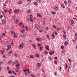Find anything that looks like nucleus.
<instances>
[{
  "label": "nucleus",
  "instance_id": "obj_1",
  "mask_svg": "<svg viewBox=\"0 0 77 77\" xmlns=\"http://www.w3.org/2000/svg\"><path fill=\"white\" fill-rule=\"evenodd\" d=\"M24 72H25V74L26 75H28V73L26 72L27 71H28V73L29 74H30V71L29 70V69H26L23 71Z\"/></svg>",
  "mask_w": 77,
  "mask_h": 77
},
{
  "label": "nucleus",
  "instance_id": "obj_2",
  "mask_svg": "<svg viewBox=\"0 0 77 77\" xmlns=\"http://www.w3.org/2000/svg\"><path fill=\"white\" fill-rule=\"evenodd\" d=\"M24 46V44L23 43H21L20 45H19V49H22L23 48Z\"/></svg>",
  "mask_w": 77,
  "mask_h": 77
},
{
  "label": "nucleus",
  "instance_id": "obj_3",
  "mask_svg": "<svg viewBox=\"0 0 77 77\" xmlns=\"http://www.w3.org/2000/svg\"><path fill=\"white\" fill-rule=\"evenodd\" d=\"M35 26L36 28L37 29H38V30H39V29H40V26H38V24H35Z\"/></svg>",
  "mask_w": 77,
  "mask_h": 77
},
{
  "label": "nucleus",
  "instance_id": "obj_4",
  "mask_svg": "<svg viewBox=\"0 0 77 77\" xmlns=\"http://www.w3.org/2000/svg\"><path fill=\"white\" fill-rule=\"evenodd\" d=\"M30 20L31 22H33V16L32 14L30 15Z\"/></svg>",
  "mask_w": 77,
  "mask_h": 77
},
{
  "label": "nucleus",
  "instance_id": "obj_5",
  "mask_svg": "<svg viewBox=\"0 0 77 77\" xmlns=\"http://www.w3.org/2000/svg\"><path fill=\"white\" fill-rule=\"evenodd\" d=\"M20 66V64H19V63H17L16 65V67L17 69H20V67H19Z\"/></svg>",
  "mask_w": 77,
  "mask_h": 77
},
{
  "label": "nucleus",
  "instance_id": "obj_6",
  "mask_svg": "<svg viewBox=\"0 0 77 77\" xmlns=\"http://www.w3.org/2000/svg\"><path fill=\"white\" fill-rule=\"evenodd\" d=\"M2 22L3 24H5L6 23V21L5 20H3Z\"/></svg>",
  "mask_w": 77,
  "mask_h": 77
},
{
  "label": "nucleus",
  "instance_id": "obj_7",
  "mask_svg": "<svg viewBox=\"0 0 77 77\" xmlns=\"http://www.w3.org/2000/svg\"><path fill=\"white\" fill-rule=\"evenodd\" d=\"M45 48L47 50H48V51L50 50V49H49V46H46L45 47Z\"/></svg>",
  "mask_w": 77,
  "mask_h": 77
},
{
  "label": "nucleus",
  "instance_id": "obj_8",
  "mask_svg": "<svg viewBox=\"0 0 77 77\" xmlns=\"http://www.w3.org/2000/svg\"><path fill=\"white\" fill-rule=\"evenodd\" d=\"M18 11H19V9H16L14 10V12L15 13H17Z\"/></svg>",
  "mask_w": 77,
  "mask_h": 77
},
{
  "label": "nucleus",
  "instance_id": "obj_9",
  "mask_svg": "<svg viewBox=\"0 0 77 77\" xmlns=\"http://www.w3.org/2000/svg\"><path fill=\"white\" fill-rule=\"evenodd\" d=\"M8 48L7 49V50H9L11 48V45H9L8 46Z\"/></svg>",
  "mask_w": 77,
  "mask_h": 77
},
{
  "label": "nucleus",
  "instance_id": "obj_10",
  "mask_svg": "<svg viewBox=\"0 0 77 77\" xmlns=\"http://www.w3.org/2000/svg\"><path fill=\"white\" fill-rule=\"evenodd\" d=\"M12 9H9L8 10V13L9 14H11V12H12Z\"/></svg>",
  "mask_w": 77,
  "mask_h": 77
},
{
  "label": "nucleus",
  "instance_id": "obj_11",
  "mask_svg": "<svg viewBox=\"0 0 77 77\" xmlns=\"http://www.w3.org/2000/svg\"><path fill=\"white\" fill-rule=\"evenodd\" d=\"M13 36H14V38H17V35L16 34L14 33Z\"/></svg>",
  "mask_w": 77,
  "mask_h": 77
},
{
  "label": "nucleus",
  "instance_id": "obj_12",
  "mask_svg": "<svg viewBox=\"0 0 77 77\" xmlns=\"http://www.w3.org/2000/svg\"><path fill=\"white\" fill-rule=\"evenodd\" d=\"M54 51H53L52 52H49V54L50 55H52V54H54Z\"/></svg>",
  "mask_w": 77,
  "mask_h": 77
},
{
  "label": "nucleus",
  "instance_id": "obj_13",
  "mask_svg": "<svg viewBox=\"0 0 77 77\" xmlns=\"http://www.w3.org/2000/svg\"><path fill=\"white\" fill-rule=\"evenodd\" d=\"M37 16L38 17H40V18H41V17H42V15H41L39 14H37Z\"/></svg>",
  "mask_w": 77,
  "mask_h": 77
},
{
  "label": "nucleus",
  "instance_id": "obj_14",
  "mask_svg": "<svg viewBox=\"0 0 77 77\" xmlns=\"http://www.w3.org/2000/svg\"><path fill=\"white\" fill-rule=\"evenodd\" d=\"M35 56L37 57H39V54H36Z\"/></svg>",
  "mask_w": 77,
  "mask_h": 77
},
{
  "label": "nucleus",
  "instance_id": "obj_15",
  "mask_svg": "<svg viewBox=\"0 0 77 77\" xmlns=\"http://www.w3.org/2000/svg\"><path fill=\"white\" fill-rule=\"evenodd\" d=\"M22 3H23V2L20 1H19L17 2V4H18V5H21V4H22Z\"/></svg>",
  "mask_w": 77,
  "mask_h": 77
},
{
  "label": "nucleus",
  "instance_id": "obj_16",
  "mask_svg": "<svg viewBox=\"0 0 77 77\" xmlns=\"http://www.w3.org/2000/svg\"><path fill=\"white\" fill-rule=\"evenodd\" d=\"M33 4H34V5H38V4L37 2H33Z\"/></svg>",
  "mask_w": 77,
  "mask_h": 77
},
{
  "label": "nucleus",
  "instance_id": "obj_17",
  "mask_svg": "<svg viewBox=\"0 0 77 77\" xmlns=\"http://www.w3.org/2000/svg\"><path fill=\"white\" fill-rule=\"evenodd\" d=\"M61 7L62 8H65V5H64L62 4L61 5Z\"/></svg>",
  "mask_w": 77,
  "mask_h": 77
},
{
  "label": "nucleus",
  "instance_id": "obj_18",
  "mask_svg": "<svg viewBox=\"0 0 77 77\" xmlns=\"http://www.w3.org/2000/svg\"><path fill=\"white\" fill-rule=\"evenodd\" d=\"M17 60H16V61H14V63H13V64H16V63H17Z\"/></svg>",
  "mask_w": 77,
  "mask_h": 77
},
{
  "label": "nucleus",
  "instance_id": "obj_19",
  "mask_svg": "<svg viewBox=\"0 0 77 77\" xmlns=\"http://www.w3.org/2000/svg\"><path fill=\"white\" fill-rule=\"evenodd\" d=\"M37 65L39 67L41 66V64L39 63H37Z\"/></svg>",
  "mask_w": 77,
  "mask_h": 77
},
{
  "label": "nucleus",
  "instance_id": "obj_20",
  "mask_svg": "<svg viewBox=\"0 0 77 77\" xmlns=\"http://www.w3.org/2000/svg\"><path fill=\"white\" fill-rule=\"evenodd\" d=\"M67 44H68V42L66 41L64 45H67Z\"/></svg>",
  "mask_w": 77,
  "mask_h": 77
},
{
  "label": "nucleus",
  "instance_id": "obj_21",
  "mask_svg": "<svg viewBox=\"0 0 77 77\" xmlns=\"http://www.w3.org/2000/svg\"><path fill=\"white\" fill-rule=\"evenodd\" d=\"M63 37L65 39H66V35L65 34L64 35H63Z\"/></svg>",
  "mask_w": 77,
  "mask_h": 77
},
{
  "label": "nucleus",
  "instance_id": "obj_22",
  "mask_svg": "<svg viewBox=\"0 0 77 77\" xmlns=\"http://www.w3.org/2000/svg\"><path fill=\"white\" fill-rule=\"evenodd\" d=\"M58 9H59V8L58 7H56L55 9L54 10L55 11H58Z\"/></svg>",
  "mask_w": 77,
  "mask_h": 77
},
{
  "label": "nucleus",
  "instance_id": "obj_23",
  "mask_svg": "<svg viewBox=\"0 0 77 77\" xmlns=\"http://www.w3.org/2000/svg\"><path fill=\"white\" fill-rule=\"evenodd\" d=\"M26 30V31H28V30H29V28H28V27L27 26H26L25 27Z\"/></svg>",
  "mask_w": 77,
  "mask_h": 77
},
{
  "label": "nucleus",
  "instance_id": "obj_24",
  "mask_svg": "<svg viewBox=\"0 0 77 77\" xmlns=\"http://www.w3.org/2000/svg\"><path fill=\"white\" fill-rule=\"evenodd\" d=\"M68 3H69V5H71L72 2H71V0H69L68 1Z\"/></svg>",
  "mask_w": 77,
  "mask_h": 77
},
{
  "label": "nucleus",
  "instance_id": "obj_25",
  "mask_svg": "<svg viewBox=\"0 0 77 77\" xmlns=\"http://www.w3.org/2000/svg\"><path fill=\"white\" fill-rule=\"evenodd\" d=\"M12 53V51H10L8 53V54H11V53Z\"/></svg>",
  "mask_w": 77,
  "mask_h": 77
},
{
  "label": "nucleus",
  "instance_id": "obj_26",
  "mask_svg": "<svg viewBox=\"0 0 77 77\" xmlns=\"http://www.w3.org/2000/svg\"><path fill=\"white\" fill-rule=\"evenodd\" d=\"M4 11L5 12V13H6V12H8V10H7V9H4Z\"/></svg>",
  "mask_w": 77,
  "mask_h": 77
},
{
  "label": "nucleus",
  "instance_id": "obj_27",
  "mask_svg": "<svg viewBox=\"0 0 77 77\" xmlns=\"http://www.w3.org/2000/svg\"><path fill=\"white\" fill-rule=\"evenodd\" d=\"M12 73H13V74H15V75H17V73H15V72L14 71V70L12 71Z\"/></svg>",
  "mask_w": 77,
  "mask_h": 77
},
{
  "label": "nucleus",
  "instance_id": "obj_28",
  "mask_svg": "<svg viewBox=\"0 0 77 77\" xmlns=\"http://www.w3.org/2000/svg\"><path fill=\"white\" fill-rule=\"evenodd\" d=\"M30 58H32V59H33V58L34 57V56L33 55H31L30 56Z\"/></svg>",
  "mask_w": 77,
  "mask_h": 77
},
{
  "label": "nucleus",
  "instance_id": "obj_29",
  "mask_svg": "<svg viewBox=\"0 0 77 77\" xmlns=\"http://www.w3.org/2000/svg\"><path fill=\"white\" fill-rule=\"evenodd\" d=\"M48 59L49 60H51L52 59V58H51V57H50V56L48 57Z\"/></svg>",
  "mask_w": 77,
  "mask_h": 77
},
{
  "label": "nucleus",
  "instance_id": "obj_30",
  "mask_svg": "<svg viewBox=\"0 0 77 77\" xmlns=\"http://www.w3.org/2000/svg\"><path fill=\"white\" fill-rule=\"evenodd\" d=\"M8 73H9V74H12V71H9L8 72Z\"/></svg>",
  "mask_w": 77,
  "mask_h": 77
},
{
  "label": "nucleus",
  "instance_id": "obj_31",
  "mask_svg": "<svg viewBox=\"0 0 77 77\" xmlns=\"http://www.w3.org/2000/svg\"><path fill=\"white\" fill-rule=\"evenodd\" d=\"M32 47L34 48H35V47H36V45H35V44H33Z\"/></svg>",
  "mask_w": 77,
  "mask_h": 77
},
{
  "label": "nucleus",
  "instance_id": "obj_32",
  "mask_svg": "<svg viewBox=\"0 0 77 77\" xmlns=\"http://www.w3.org/2000/svg\"><path fill=\"white\" fill-rule=\"evenodd\" d=\"M31 12V10H28L27 11V13H30V12Z\"/></svg>",
  "mask_w": 77,
  "mask_h": 77
},
{
  "label": "nucleus",
  "instance_id": "obj_33",
  "mask_svg": "<svg viewBox=\"0 0 77 77\" xmlns=\"http://www.w3.org/2000/svg\"><path fill=\"white\" fill-rule=\"evenodd\" d=\"M11 34H12V35L13 34H14V33H15V32H13V31H11Z\"/></svg>",
  "mask_w": 77,
  "mask_h": 77
},
{
  "label": "nucleus",
  "instance_id": "obj_34",
  "mask_svg": "<svg viewBox=\"0 0 77 77\" xmlns=\"http://www.w3.org/2000/svg\"><path fill=\"white\" fill-rule=\"evenodd\" d=\"M36 40L37 41H40V40L39 39V38H36Z\"/></svg>",
  "mask_w": 77,
  "mask_h": 77
},
{
  "label": "nucleus",
  "instance_id": "obj_35",
  "mask_svg": "<svg viewBox=\"0 0 77 77\" xmlns=\"http://www.w3.org/2000/svg\"><path fill=\"white\" fill-rule=\"evenodd\" d=\"M21 32L22 33H24V29H23V30H22Z\"/></svg>",
  "mask_w": 77,
  "mask_h": 77
},
{
  "label": "nucleus",
  "instance_id": "obj_36",
  "mask_svg": "<svg viewBox=\"0 0 77 77\" xmlns=\"http://www.w3.org/2000/svg\"><path fill=\"white\" fill-rule=\"evenodd\" d=\"M59 69L60 70V71H62V67L61 66H60Z\"/></svg>",
  "mask_w": 77,
  "mask_h": 77
},
{
  "label": "nucleus",
  "instance_id": "obj_37",
  "mask_svg": "<svg viewBox=\"0 0 77 77\" xmlns=\"http://www.w3.org/2000/svg\"><path fill=\"white\" fill-rule=\"evenodd\" d=\"M40 51H42V47H40Z\"/></svg>",
  "mask_w": 77,
  "mask_h": 77
},
{
  "label": "nucleus",
  "instance_id": "obj_38",
  "mask_svg": "<svg viewBox=\"0 0 77 77\" xmlns=\"http://www.w3.org/2000/svg\"><path fill=\"white\" fill-rule=\"evenodd\" d=\"M19 25H20V26H21V25H23V23H21L20 22L19 24Z\"/></svg>",
  "mask_w": 77,
  "mask_h": 77
},
{
  "label": "nucleus",
  "instance_id": "obj_39",
  "mask_svg": "<svg viewBox=\"0 0 77 77\" xmlns=\"http://www.w3.org/2000/svg\"><path fill=\"white\" fill-rule=\"evenodd\" d=\"M54 63L55 64H57V62L56 61H54Z\"/></svg>",
  "mask_w": 77,
  "mask_h": 77
},
{
  "label": "nucleus",
  "instance_id": "obj_40",
  "mask_svg": "<svg viewBox=\"0 0 77 77\" xmlns=\"http://www.w3.org/2000/svg\"><path fill=\"white\" fill-rule=\"evenodd\" d=\"M51 13L53 14H56V12H52Z\"/></svg>",
  "mask_w": 77,
  "mask_h": 77
},
{
  "label": "nucleus",
  "instance_id": "obj_41",
  "mask_svg": "<svg viewBox=\"0 0 77 77\" xmlns=\"http://www.w3.org/2000/svg\"><path fill=\"white\" fill-rule=\"evenodd\" d=\"M71 23H72V24H74V21H73V20H71Z\"/></svg>",
  "mask_w": 77,
  "mask_h": 77
},
{
  "label": "nucleus",
  "instance_id": "obj_42",
  "mask_svg": "<svg viewBox=\"0 0 77 77\" xmlns=\"http://www.w3.org/2000/svg\"><path fill=\"white\" fill-rule=\"evenodd\" d=\"M11 46H13L14 45V44L13 43V42H12L11 43Z\"/></svg>",
  "mask_w": 77,
  "mask_h": 77
},
{
  "label": "nucleus",
  "instance_id": "obj_43",
  "mask_svg": "<svg viewBox=\"0 0 77 77\" xmlns=\"http://www.w3.org/2000/svg\"><path fill=\"white\" fill-rule=\"evenodd\" d=\"M23 38H26V35H25V34H23Z\"/></svg>",
  "mask_w": 77,
  "mask_h": 77
},
{
  "label": "nucleus",
  "instance_id": "obj_44",
  "mask_svg": "<svg viewBox=\"0 0 77 77\" xmlns=\"http://www.w3.org/2000/svg\"><path fill=\"white\" fill-rule=\"evenodd\" d=\"M52 37L53 38H54V33L52 34Z\"/></svg>",
  "mask_w": 77,
  "mask_h": 77
},
{
  "label": "nucleus",
  "instance_id": "obj_45",
  "mask_svg": "<svg viewBox=\"0 0 77 77\" xmlns=\"http://www.w3.org/2000/svg\"><path fill=\"white\" fill-rule=\"evenodd\" d=\"M1 52L2 53V54H3V52H4V51L2 50L1 51Z\"/></svg>",
  "mask_w": 77,
  "mask_h": 77
},
{
  "label": "nucleus",
  "instance_id": "obj_46",
  "mask_svg": "<svg viewBox=\"0 0 77 77\" xmlns=\"http://www.w3.org/2000/svg\"><path fill=\"white\" fill-rule=\"evenodd\" d=\"M0 43H2V38L0 37Z\"/></svg>",
  "mask_w": 77,
  "mask_h": 77
},
{
  "label": "nucleus",
  "instance_id": "obj_47",
  "mask_svg": "<svg viewBox=\"0 0 77 77\" xmlns=\"http://www.w3.org/2000/svg\"><path fill=\"white\" fill-rule=\"evenodd\" d=\"M19 21V20H18L17 19L16 20V23L17 24V23H18V22Z\"/></svg>",
  "mask_w": 77,
  "mask_h": 77
},
{
  "label": "nucleus",
  "instance_id": "obj_48",
  "mask_svg": "<svg viewBox=\"0 0 77 77\" xmlns=\"http://www.w3.org/2000/svg\"><path fill=\"white\" fill-rule=\"evenodd\" d=\"M2 57L3 58H6V56L5 55H4L2 56Z\"/></svg>",
  "mask_w": 77,
  "mask_h": 77
},
{
  "label": "nucleus",
  "instance_id": "obj_49",
  "mask_svg": "<svg viewBox=\"0 0 77 77\" xmlns=\"http://www.w3.org/2000/svg\"><path fill=\"white\" fill-rule=\"evenodd\" d=\"M53 28H54V29H56V26L53 25Z\"/></svg>",
  "mask_w": 77,
  "mask_h": 77
},
{
  "label": "nucleus",
  "instance_id": "obj_50",
  "mask_svg": "<svg viewBox=\"0 0 77 77\" xmlns=\"http://www.w3.org/2000/svg\"><path fill=\"white\" fill-rule=\"evenodd\" d=\"M65 64L66 65V67H65V69H66L67 68V65H66V63H65Z\"/></svg>",
  "mask_w": 77,
  "mask_h": 77
},
{
  "label": "nucleus",
  "instance_id": "obj_51",
  "mask_svg": "<svg viewBox=\"0 0 77 77\" xmlns=\"http://www.w3.org/2000/svg\"><path fill=\"white\" fill-rule=\"evenodd\" d=\"M12 17L14 18V19H15V16L13 15V16Z\"/></svg>",
  "mask_w": 77,
  "mask_h": 77
},
{
  "label": "nucleus",
  "instance_id": "obj_52",
  "mask_svg": "<svg viewBox=\"0 0 77 77\" xmlns=\"http://www.w3.org/2000/svg\"><path fill=\"white\" fill-rule=\"evenodd\" d=\"M9 63H12V60H10L9 62Z\"/></svg>",
  "mask_w": 77,
  "mask_h": 77
},
{
  "label": "nucleus",
  "instance_id": "obj_53",
  "mask_svg": "<svg viewBox=\"0 0 77 77\" xmlns=\"http://www.w3.org/2000/svg\"><path fill=\"white\" fill-rule=\"evenodd\" d=\"M64 4L65 5H66V4H67V2H66V1H64Z\"/></svg>",
  "mask_w": 77,
  "mask_h": 77
},
{
  "label": "nucleus",
  "instance_id": "obj_54",
  "mask_svg": "<svg viewBox=\"0 0 77 77\" xmlns=\"http://www.w3.org/2000/svg\"><path fill=\"white\" fill-rule=\"evenodd\" d=\"M2 64H3V62H0V65H2Z\"/></svg>",
  "mask_w": 77,
  "mask_h": 77
},
{
  "label": "nucleus",
  "instance_id": "obj_55",
  "mask_svg": "<svg viewBox=\"0 0 77 77\" xmlns=\"http://www.w3.org/2000/svg\"><path fill=\"white\" fill-rule=\"evenodd\" d=\"M69 61V62H71L72 61H71V60L70 59H68Z\"/></svg>",
  "mask_w": 77,
  "mask_h": 77
},
{
  "label": "nucleus",
  "instance_id": "obj_56",
  "mask_svg": "<svg viewBox=\"0 0 77 77\" xmlns=\"http://www.w3.org/2000/svg\"><path fill=\"white\" fill-rule=\"evenodd\" d=\"M61 48H62V49H63L64 47L63 46H61Z\"/></svg>",
  "mask_w": 77,
  "mask_h": 77
},
{
  "label": "nucleus",
  "instance_id": "obj_57",
  "mask_svg": "<svg viewBox=\"0 0 77 77\" xmlns=\"http://www.w3.org/2000/svg\"><path fill=\"white\" fill-rule=\"evenodd\" d=\"M42 31H43V30L42 29L39 30V32L40 33H41V32H42Z\"/></svg>",
  "mask_w": 77,
  "mask_h": 77
},
{
  "label": "nucleus",
  "instance_id": "obj_58",
  "mask_svg": "<svg viewBox=\"0 0 77 77\" xmlns=\"http://www.w3.org/2000/svg\"><path fill=\"white\" fill-rule=\"evenodd\" d=\"M14 56H15V57H17V56H18V55H17V54H14Z\"/></svg>",
  "mask_w": 77,
  "mask_h": 77
},
{
  "label": "nucleus",
  "instance_id": "obj_59",
  "mask_svg": "<svg viewBox=\"0 0 77 77\" xmlns=\"http://www.w3.org/2000/svg\"><path fill=\"white\" fill-rule=\"evenodd\" d=\"M37 2L39 3H40V0H37Z\"/></svg>",
  "mask_w": 77,
  "mask_h": 77
},
{
  "label": "nucleus",
  "instance_id": "obj_60",
  "mask_svg": "<svg viewBox=\"0 0 77 77\" xmlns=\"http://www.w3.org/2000/svg\"><path fill=\"white\" fill-rule=\"evenodd\" d=\"M73 19H74V20H76V21H77V18H75L74 17H73Z\"/></svg>",
  "mask_w": 77,
  "mask_h": 77
},
{
  "label": "nucleus",
  "instance_id": "obj_61",
  "mask_svg": "<svg viewBox=\"0 0 77 77\" xmlns=\"http://www.w3.org/2000/svg\"><path fill=\"white\" fill-rule=\"evenodd\" d=\"M8 0H7V1H5V3H8Z\"/></svg>",
  "mask_w": 77,
  "mask_h": 77
},
{
  "label": "nucleus",
  "instance_id": "obj_62",
  "mask_svg": "<svg viewBox=\"0 0 77 77\" xmlns=\"http://www.w3.org/2000/svg\"><path fill=\"white\" fill-rule=\"evenodd\" d=\"M7 68L8 70H9V67L8 66L7 67Z\"/></svg>",
  "mask_w": 77,
  "mask_h": 77
},
{
  "label": "nucleus",
  "instance_id": "obj_63",
  "mask_svg": "<svg viewBox=\"0 0 77 77\" xmlns=\"http://www.w3.org/2000/svg\"><path fill=\"white\" fill-rule=\"evenodd\" d=\"M46 29L47 30H48V27H46Z\"/></svg>",
  "mask_w": 77,
  "mask_h": 77
},
{
  "label": "nucleus",
  "instance_id": "obj_64",
  "mask_svg": "<svg viewBox=\"0 0 77 77\" xmlns=\"http://www.w3.org/2000/svg\"><path fill=\"white\" fill-rule=\"evenodd\" d=\"M47 38H49V35H48V34L47 35Z\"/></svg>",
  "mask_w": 77,
  "mask_h": 77
}]
</instances>
